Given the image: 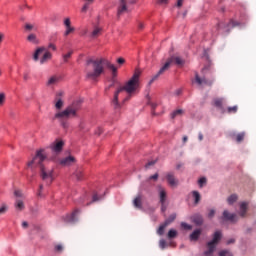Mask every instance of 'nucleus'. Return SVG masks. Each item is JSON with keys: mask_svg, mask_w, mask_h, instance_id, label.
Wrapping results in <instances>:
<instances>
[{"mask_svg": "<svg viewBox=\"0 0 256 256\" xmlns=\"http://www.w3.org/2000/svg\"><path fill=\"white\" fill-rule=\"evenodd\" d=\"M157 5H167L169 0H156Z\"/></svg>", "mask_w": 256, "mask_h": 256, "instance_id": "3c124183", "label": "nucleus"}, {"mask_svg": "<svg viewBox=\"0 0 256 256\" xmlns=\"http://www.w3.org/2000/svg\"><path fill=\"white\" fill-rule=\"evenodd\" d=\"M24 29H25V31L31 32V31L35 30V24L26 23L24 25Z\"/></svg>", "mask_w": 256, "mask_h": 256, "instance_id": "f704fd0d", "label": "nucleus"}, {"mask_svg": "<svg viewBox=\"0 0 256 256\" xmlns=\"http://www.w3.org/2000/svg\"><path fill=\"white\" fill-rule=\"evenodd\" d=\"M223 105H225V99L223 98L214 99V106H216L217 109L221 111V113H225V107Z\"/></svg>", "mask_w": 256, "mask_h": 256, "instance_id": "4468645a", "label": "nucleus"}, {"mask_svg": "<svg viewBox=\"0 0 256 256\" xmlns=\"http://www.w3.org/2000/svg\"><path fill=\"white\" fill-rule=\"evenodd\" d=\"M219 256H233V253L229 250H222L219 252Z\"/></svg>", "mask_w": 256, "mask_h": 256, "instance_id": "ea45409f", "label": "nucleus"}, {"mask_svg": "<svg viewBox=\"0 0 256 256\" xmlns=\"http://www.w3.org/2000/svg\"><path fill=\"white\" fill-rule=\"evenodd\" d=\"M160 205H161V212L165 213V211H167V205L165 204V202L160 203Z\"/></svg>", "mask_w": 256, "mask_h": 256, "instance_id": "6e6d98bb", "label": "nucleus"}, {"mask_svg": "<svg viewBox=\"0 0 256 256\" xmlns=\"http://www.w3.org/2000/svg\"><path fill=\"white\" fill-rule=\"evenodd\" d=\"M81 211L79 209L74 210V212L66 217V221L68 223H76L77 215H79Z\"/></svg>", "mask_w": 256, "mask_h": 256, "instance_id": "a211bd4d", "label": "nucleus"}, {"mask_svg": "<svg viewBox=\"0 0 256 256\" xmlns=\"http://www.w3.org/2000/svg\"><path fill=\"white\" fill-rule=\"evenodd\" d=\"M192 197L194 198L195 205H199V202L201 201V194L199 191H192Z\"/></svg>", "mask_w": 256, "mask_h": 256, "instance_id": "cd10ccee", "label": "nucleus"}, {"mask_svg": "<svg viewBox=\"0 0 256 256\" xmlns=\"http://www.w3.org/2000/svg\"><path fill=\"white\" fill-rule=\"evenodd\" d=\"M14 207L16 211H23L25 209V199L16 198Z\"/></svg>", "mask_w": 256, "mask_h": 256, "instance_id": "f3484780", "label": "nucleus"}, {"mask_svg": "<svg viewBox=\"0 0 256 256\" xmlns=\"http://www.w3.org/2000/svg\"><path fill=\"white\" fill-rule=\"evenodd\" d=\"M165 71H169V64H164L160 68L158 73L152 76V78L149 81V85H152V83H155V81H157V79H159V77H161V75H163V73H165Z\"/></svg>", "mask_w": 256, "mask_h": 256, "instance_id": "f8f14e48", "label": "nucleus"}, {"mask_svg": "<svg viewBox=\"0 0 256 256\" xmlns=\"http://www.w3.org/2000/svg\"><path fill=\"white\" fill-rule=\"evenodd\" d=\"M201 237V229H196L190 235V241H197Z\"/></svg>", "mask_w": 256, "mask_h": 256, "instance_id": "393cba45", "label": "nucleus"}, {"mask_svg": "<svg viewBox=\"0 0 256 256\" xmlns=\"http://www.w3.org/2000/svg\"><path fill=\"white\" fill-rule=\"evenodd\" d=\"M192 221L195 223V225H203V216L195 214L192 216Z\"/></svg>", "mask_w": 256, "mask_h": 256, "instance_id": "bb28decb", "label": "nucleus"}, {"mask_svg": "<svg viewBox=\"0 0 256 256\" xmlns=\"http://www.w3.org/2000/svg\"><path fill=\"white\" fill-rule=\"evenodd\" d=\"M248 203L247 202H242L240 204V212L239 215L240 217H245V215H247V207H248Z\"/></svg>", "mask_w": 256, "mask_h": 256, "instance_id": "4be33fe9", "label": "nucleus"}, {"mask_svg": "<svg viewBox=\"0 0 256 256\" xmlns=\"http://www.w3.org/2000/svg\"><path fill=\"white\" fill-rule=\"evenodd\" d=\"M27 41H29V43H33L34 45H39V39L34 33H31L27 36Z\"/></svg>", "mask_w": 256, "mask_h": 256, "instance_id": "5701e85b", "label": "nucleus"}, {"mask_svg": "<svg viewBox=\"0 0 256 256\" xmlns=\"http://www.w3.org/2000/svg\"><path fill=\"white\" fill-rule=\"evenodd\" d=\"M158 195L160 203H165V201H167V190H165V188H163L162 186L158 187Z\"/></svg>", "mask_w": 256, "mask_h": 256, "instance_id": "dca6fc26", "label": "nucleus"}, {"mask_svg": "<svg viewBox=\"0 0 256 256\" xmlns=\"http://www.w3.org/2000/svg\"><path fill=\"white\" fill-rule=\"evenodd\" d=\"M73 31H75V28H74V27L67 26L64 35L67 36V35H69L70 33H73Z\"/></svg>", "mask_w": 256, "mask_h": 256, "instance_id": "c03bdc74", "label": "nucleus"}, {"mask_svg": "<svg viewBox=\"0 0 256 256\" xmlns=\"http://www.w3.org/2000/svg\"><path fill=\"white\" fill-rule=\"evenodd\" d=\"M73 163H75V157L73 156H68L60 160V165H62V167H69V165H73Z\"/></svg>", "mask_w": 256, "mask_h": 256, "instance_id": "2eb2a0df", "label": "nucleus"}, {"mask_svg": "<svg viewBox=\"0 0 256 256\" xmlns=\"http://www.w3.org/2000/svg\"><path fill=\"white\" fill-rule=\"evenodd\" d=\"M183 1L185 0H177V7H183Z\"/></svg>", "mask_w": 256, "mask_h": 256, "instance_id": "e2e57ef3", "label": "nucleus"}, {"mask_svg": "<svg viewBox=\"0 0 256 256\" xmlns=\"http://www.w3.org/2000/svg\"><path fill=\"white\" fill-rule=\"evenodd\" d=\"M41 191H43V185H40L39 187L38 197H41Z\"/></svg>", "mask_w": 256, "mask_h": 256, "instance_id": "774afa93", "label": "nucleus"}, {"mask_svg": "<svg viewBox=\"0 0 256 256\" xmlns=\"http://www.w3.org/2000/svg\"><path fill=\"white\" fill-rule=\"evenodd\" d=\"M46 49L45 47H40L38 49H36V51L33 54V61H39V56L43 55V53H45Z\"/></svg>", "mask_w": 256, "mask_h": 256, "instance_id": "aec40b11", "label": "nucleus"}, {"mask_svg": "<svg viewBox=\"0 0 256 256\" xmlns=\"http://www.w3.org/2000/svg\"><path fill=\"white\" fill-rule=\"evenodd\" d=\"M181 227H182V229H185L186 231H191V229H193V226H191L185 222L181 223Z\"/></svg>", "mask_w": 256, "mask_h": 256, "instance_id": "a19ab883", "label": "nucleus"}, {"mask_svg": "<svg viewBox=\"0 0 256 256\" xmlns=\"http://www.w3.org/2000/svg\"><path fill=\"white\" fill-rule=\"evenodd\" d=\"M74 177H76L77 181H82V179H83V169L78 168L74 173Z\"/></svg>", "mask_w": 256, "mask_h": 256, "instance_id": "c85d7f7f", "label": "nucleus"}, {"mask_svg": "<svg viewBox=\"0 0 256 256\" xmlns=\"http://www.w3.org/2000/svg\"><path fill=\"white\" fill-rule=\"evenodd\" d=\"M133 205L136 209H142L143 208V203H142V198L141 195L137 196L134 201Z\"/></svg>", "mask_w": 256, "mask_h": 256, "instance_id": "b1692460", "label": "nucleus"}, {"mask_svg": "<svg viewBox=\"0 0 256 256\" xmlns=\"http://www.w3.org/2000/svg\"><path fill=\"white\" fill-rule=\"evenodd\" d=\"M105 67L112 70V81L115 82V77H117V67L103 58H90L86 61V77L92 80L101 77L105 72Z\"/></svg>", "mask_w": 256, "mask_h": 256, "instance_id": "f257e3e1", "label": "nucleus"}, {"mask_svg": "<svg viewBox=\"0 0 256 256\" xmlns=\"http://www.w3.org/2000/svg\"><path fill=\"white\" fill-rule=\"evenodd\" d=\"M228 25H231L232 27H237V25H239V23L235 22L234 20H230Z\"/></svg>", "mask_w": 256, "mask_h": 256, "instance_id": "bf43d9fd", "label": "nucleus"}, {"mask_svg": "<svg viewBox=\"0 0 256 256\" xmlns=\"http://www.w3.org/2000/svg\"><path fill=\"white\" fill-rule=\"evenodd\" d=\"M175 219H177V215L176 214H172L168 217V219L165 220V224L166 225H171V223H173V221H175Z\"/></svg>", "mask_w": 256, "mask_h": 256, "instance_id": "2f4dec72", "label": "nucleus"}, {"mask_svg": "<svg viewBox=\"0 0 256 256\" xmlns=\"http://www.w3.org/2000/svg\"><path fill=\"white\" fill-rule=\"evenodd\" d=\"M97 201H99V196H97V194H94L92 197V203H95Z\"/></svg>", "mask_w": 256, "mask_h": 256, "instance_id": "052dcab7", "label": "nucleus"}, {"mask_svg": "<svg viewBox=\"0 0 256 256\" xmlns=\"http://www.w3.org/2000/svg\"><path fill=\"white\" fill-rule=\"evenodd\" d=\"M64 25H65V27H71V19L66 18V19L64 20Z\"/></svg>", "mask_w": 256, "mask_h": 256, "instance_id": "864d4df0", "label": "nucleus"}, {"mask_svg": "<svg viewBox=\"0 0 256 256\" xmlns=\"http://www.w3.org/2000/svg\"><path fill=\"white\" fill-rule=\"evenodd\" d=\"M71 55H73V51L68 52L67 54L63 55V61L64 63H67V61H69V59H71Z\"/></svg>", "mask_w": 256, "mask_h": 256, "instance_id": "58836bf2", "label": "nucleus"}, {"mask_svg": "<svg viewBox=\"0 0 256 256\" xmlns=\"http://www.w3.org/2000/svg\"><path fill=\"white\" fill-rule=\"evenodd\" d=\"M157 179H159V174H158V173H156V174L150 176V177L148 178V181H151V180L157 181Z\"/></svg>", "mask_w": 256, "mask_h": 256, "instance_id": "8fccbe9b", "label": "nucleus"}, {"mask_svg": "<svg viewBox=\"0 0 256 256\" xmlns=\"http://www.w3.org/2000/svg\"><path fill=\"white\" fill-rule=\"evenodd\" d=\"M102 31H103V28H101V27L95 25V26H94V29H93V31H92V33H91L92 39H97V37H99V35H101V32H102Z\"/></svg>", "mask_w": 256, "mask_h": 256, "instance_id": "412c9836", "label": "nucleus"}, {"mask_svg": "<svg viewBox=\"0 0 256 256\" xmlns=\"http://www.w3.org/2000/svg\"><path fill=\"white\" fill-rule=\"evenodd\" d=\"M238 197L236 194H232L227 198V203L229 205H233V203H235L237 201Z\"/></svg>", "mask_w": 256, "mask_h": 256, "instance_id": "c756f323", "label": "nucleus"}, {"mask_svg": "<svg viewBox=\"0 0 256 256\" xmlns=\"http://www.w3.org/2000/svg\"><path fill=\"white\" fill-rule=\"evenodd\" d=\"M138 28H139L140 30L145 29V24H144L143 22H139Z\"/></svg>", "mask_w": 256, "mask_h": 256, "instance_id": "680f3d73", "label": "nucleus"}, {"mask_svg": "<svg viewBox=\"0 0 256 256\" xmlns=\"http://www.w3.org/2000/svg\"><path fill=\"white\" fill-rule=\"evenodd\" d=\"M64 145L65 142H63V140H56L50 145V149L53 151V153H61Z\"/></svg>", "mask_w": 256, "mask_h": 256, "instance_id": "9d476101", "label": "nucleus"}, {"mask_svg": "<svg viewBox=\"0 0 256 256\" xmlns=\"http://www.w3.org/2000/svg\"><path fill=\"white\" fill-rule=\"evenodd\" d=\"M89 9V3H85L84 6L82 7L81 11L82 13H87V10Z\"/></svg>", "mask_w": 256, "mask_h": 256, "instance_id": "603ef678", "label": "nucleus"}, {"mask_svg": "<svg viewBox=\"0 0 256 256\" xmlns=\"http://www.w3.org/2000/svg\"><path fill=\"white\" fill-rule=\"evenodd\" d=\"M173 63H175L176 65H178V67H183V65H185V60H183L181 57L179 56H172L170 57L165 65H168V69L171 67V65H173Z\"/></svg>", "mask_w": 256, "mask_h": 256, "instance_id": "1a4fd4ad", "label": "nucleus"}, {"mask_svg": "<svg viewBox=\"0 0 256 256\" xmlns=\"http://www.w3.org/2000/svg\"><path fill=\"white\" fill-rule=\"evenodd\" d=\"M166 179L171 187H175L177 185V179H175V175L173 173H168L166 175Z\"/></svg>", "mask_w": 256, "mask_h": 256, "instance_id": "6ab92c4d", "label": "nucleus"}, {"mask_svg": "<svg viewBox=\"0 0 256 256\" xmlns=\"http://www.w3.org/2000/svg\"><path fill=\"white\" fill-rule=\"evenodd\" d=\"M221 237H223L221 231H216L214 233L212 241L207 243L208 250L204 252L205 256L213 255V253L215 252V247L217 243H219Z\"/></svg>", "mask_w": 256, "mask_h": 256, "instance_id": "39448f33", "label": "nucleus"}, {"mask_svg": "<svg viewBox=\"0 0 256 256\" xmlns=\"http://www.w3.org/2000/svg\"><path fill=\"white\" fill-rule=\"evenodd\" d=\"M208 217L209 219H213V217H215V210L214 209H211L208 213Z\"/></svg>", "mask_w": 256, "mask_h": 256, "instance_id": "5fc2aeb1", "label": "nucleus"}, {"mask_svg": "<svg viewBox=\"0 0 256 256\" xmlns=\"http://www.w3.org/2000/svg\"><path fill=\"white\" fill-rule=\"evenodd\" d=\"M222 221H230V223H237L239 221V218L237 217V214L230 213L229 210H224L221 217Z\"/></svg>", "mask_w": 256, "mask_h": 256, "instance_id": "0eeeda50", "label": "nucleus"}, {"mask_svg": "<svg viewBox=\"0 0 256 256\" xmlns=\"http://www.w3.org/2000/svg\"><path fill=\"white\" fill-rule=\"evenodd\" d=\"M183 114V110L181 109H178L176 111H174L172 114H171V118L172 119H175V117L179 116V115H182Z\"/></svg>", "mask_w": 256, "mask_h": 256, "instance_id": "79ce46f5", "label": "nucleus"}, {"mask_svg": "<svg viewBox=\"0 0 256 256\" xmlns=\"http://www.w3.org/2000/svg\"><path fill=\"white\" fill-rule=\"evenodd\" d=\"M243 139H245V132H241V133L236 135L237 143H241V141H243Z\"/></svg>", "mask_w": 256, "mask_h": 256, "instance_id": "4c0bfd02", "label": "nucleus"}, {"mask_svg": "<svg viewBox=\"0 0 256 256\" xmlns=\"http://www.w3.org/2000/svg\"><path fill=\"white\" fill-rule=\"evenodd\" d=\"M117 63H119V65H123V63H125V60L123 58H118Z\"/></svg>", "mask_w": 256, "mask_h": 256, "instance_id": "69168bd1", "label": "nucleus"}, {"mask_svg": "<svg viewBox=\"0 0 256 256\" xmlns=\"http://www.w3.org/2000/svg\"><path fill=\"white\" fill-rule=\"evenodd\" d=\"M14 196L16 197V199H25V195L21 190H15Z\"/></svg>", "mask_w": 256, "mask_h": 256, "instance_id": "473e14b6", "label": "nucleus"}, {"mask_svg": "<svg viewBox=\"0 0 256 256\" xmlns=\"http://www.w3.org/2000/svg\"><path fill=\"white\" fill-rule=\"evenodd\" d=\"M7 211H9V206H7V204H2L0 206V216L5 215V213H7Z\"/></svg>", "mask_w": 256, "mask_h": 256, "instance_id": "72a5a7b5", "label": "nucleus"}, {"mask_svg": "<svg viewBox=\"0 0 256 256\" xmlns=\"http://www.w3.org/2000/svg\"><path fill=\"white\" fill-rule=\"evenodd\" d=\"M51 57H52L51 52L45 51L42 58L40 59V65H44V63H47V61H49Z\"/></svg>", "mask_w": 256, "mask_h": 256, "instance_id": "a878e982", "label": "nucleus"}, {"mask_svg": "<svg viewBox=\"0 0 256 256\" xmlns=\"http://www.w3.org/2000/svg\"><path fill=\"white\" fill-rule=\"evenodd\" d=\"M159 247H160V249H165V247H167V242L165 240L161 239L159 241Z\"/></svg>", "mask_w": 256, "mask_h": 256, "instance_id": "49530a36", "label": "nucleus"}, {"mask_svg": "<svg viewBox=\"0 0 256 256\" xmlns=\"http://www.w3.org/2000/svg\"><path fill=\"white\" fill-rule=\"evenodd\" d=\"M55 251L57 253H63V245L61 244H57L55 247H54Z\"/></svg>", "mask_w": 256, "mask_h": 256, "instance_id": "a18cd8bd", "label": "nucleus"}, {"mask_svg": "<svg viewBox=\"0 0 256 256\" xmlns=\"http://www.w3.org/2000/svg\"><path fill=\"white\" fill-rule=\"evenodd\" d=\"M49 49H52V51H57V47L54 46V44H49Z\"/></svg>", "mask_w": 256, "mask_h": 256, "instance_id": "0e129e2a", "label": "nucleus"}, {"mask_svg": "<svg viewBox=\"0 0 256 256\" xmlns=\"http://www.w3.org/2000/svg\"><path fill=\"white\" fill-rule=\"evenodd\" d=\"M5 104V93H0V107Z\"/></svg>", "mask_w": 256, "mask_h": 256, "instance_id": "de8ad7c7", "label": "nucleus"}, {"mask_svg": "<svg viewBox=\"0 0 256 256\" xmlns=\"http://www.w3.org/2000/svg\"><path fill=\"white\" fill-rule=\"evenodd\" d=\"M81 110V101L76 100L69 105L65 110L60 111L54 115V119H58L59 123L64 129L69 127V119L77 117V112Z\"/></svg>", "mask_w": 256, "mask_h": 256, "instance_id": "7ed1b4c3", "label": "nucleus"}, {"mask_svg": "<svg viewBox=\"0 0 256 256\" xmlns=\"http://www.w3.org/2000/svg\"><path fill=\"white\" fill-rule=\"evenodd\" d=\"M175 237H177V231L174 229L169 230L168 239H175Z\"/></svg>", "mask_w": 256, "mask_h": 256, "instance_id": "e433bc0d", "label": "nucleus"}, {"mask_svg": "<svg viewBox=\"0 0 256 256\" xmlns=\"http://www.w3.org/2000/svg\"><path fill=\"white\" fill-rule=\"evenodd\" d=\"M195 82L199 86L208 85L209 87H211V85H213V80H207V78H201L199 76V73H197V72L195 73Z\"/></svg>", "mask_w": 256, "mask_h": 256, "instance_id": "ddd939ff", "label": "nucleus"}, {"mask_svg": "<svg viewBox=\"0 0 256 256\" xmlns=\"http://www.w3.org/2000/svg\"><path fill=\"white\" fill-rule=\"evenodd\" d=\"M125 13H129V8L127 7V0H120L117 9V18L120 19L122 15H125Z\"/></svg>", "mask_w": 256, "mask_h": 256, "instance_id": "6e6552de", "label": "nucleus"}, {"mask_svg": "<svg viewBox=\"0 0 256 256\" xmlns=\"http://www.w3.org/2000/svg\"><path fill=\"white\" fill-rule=\"evenodd\" d=\"M238 107L237 106H232V107H228L227 108V113H237V111H238Z\"/></svg>", "mask_w": 256, "mask_h": 256, "instance_id": "37998d69", "label": "nucleus"}, {"mask_svg": "<svg viewBox=\"0 0 256 256\" xmlns=\"http://www.w3.org/2000/svg\"><path fill=\"white\" fill-rule=\"evenodd\" d=\"M149 105H150L151 108H152V113L155 115V108L157 107V104H156V103H153V102H150Z\"/></svg>", "mask_w": 256, "mask_h": 256, "instance_id": "4d7b16f0", "label": "nucleus"}, {"mask_svg": "<svg viewBox=\"0 0 256 256\" xmlns=\"http://www.w3.org/2000/svg\"><path fill=\"white\" fill-rule=\"evenodd\" d=\"M139 77H141V70L136 69L130 80H128L125 85L120 86L114 93L112 107L115 111H119V109H121V103L119 102V95H121V93L125 91L128 94V96L123 99V103H127V101L131 99V95L139 89Z\"/></svg>", "mask_w": 256, "mask_h": 256, "instance_id": "f03ea898", "label": "nucleus"}, {"mask_svg": "<svg viewBox=\"0 0 256 256\" xmlns=\"http://www.w3.org/2000/svg\"><path fill=\"white\" fill-rule=\"evenodd\" d=\"M151 165H155V161L148 162V163L146 164V167H147V168H148V167H151Z\"/></svg>", "mask_w": 256, "mask_h": 256, "instance_id": "338daca9", "label": "nucleus"}, {"mask_svg": "<svg viewBox=\"0 0 256 256\" xmlns=\"http://www.w3.org/2000/svg\"><path fill=\"white\" fill-rule=\"evenodd\" d=\"M169 227L165 222L161 224L157 230L158 235H163L165 233V228Z\"/></svg>", "mask_w": 256, "mask_h": 256, "instance_id": "7c9ffc66", "label": "nucleus"}, {"mask_svg": "<svg viewBox=\"0 0 256 256\" xmlns=\"http://www.w3.org/2000/svg\"><path fill=\"white\" fill-rule=\"evenodd\" d=\"M205 183H207V178H200L198 180V185H200V187H203V185H205Z\"/></svg>", "mask_w": 256, "mask_h": 256, "instance_id": "09e8293b", "label": "nucleus"}, {"mask_svg": "<svg viewBox=\"0 0 256 256\" xmlns=\"http://www.w3.org/2000/svg\"><path fill=\"white\" fill-rule=\"evenodd\" d=\"M40 177L42 181H47L48 185H51L53 183V168L41 166Z\"/></svg>", "mask_w": 256, "mask_h": 256, "instance_id": "423d86ee", "label": "nucleus"}, {"mask_svg": "<svg viewBox=\"0 0 256 256\" xmlns=\"http://www.w3.org/2000/svg\"><path fill=\"white\" fill-rule=\"evenodd\" d=\"M59 81V78L57 76H52L49 78L47 85H55Z\"/></svg>", "mask_w": 256, "mask_h": 256, "instance_id": "c9c22d12", "label": "nucleus"}, {"mask_svg": "<svg viewBox=\"0 0 256 256\" xmlns=\"http://www.w3.org/2000/svg\"><path fill=\"white\" fill-rule=\"evenodd\" d=\"M62 97H63V92H58L54 99V106H55V109H57L58 111L63 109V105H65V102L63 101Z\"/></svg>", "mask_w": 256, "mask_h": 256, "instance_id": "9b49d317", "label": "nucleus"}, {"mask_svg": "<svg viewBox=\"0 0 256 256\" xmlns=\"http://www.w3.org/2000/svg\"><path fill=\"white\" fill-rule=\"evenodd\" d=\"M46 159L47 156L45 155V150L40 149L36 152V155L32 160L28 162V167H30V169H37V167H39V169H41V167H45V165H43V161Z\"/></svg>", "mask_w": 256, "mask_h": 256, "instance_id": "20e7f679", "label": "nucleus"}, {"mask_svg": "<svg viewBox=\"0 0 256 256\" xmlns=\"http://www.w3.org/2000/svg\"><path fill=\"white\" fill-rule=\"evenodd\" d=\"M101 133H103V128L98 127L95 131V135H101Z\"/></svg>", "mask_w": 256, "mask_h": 256, "instance_id": "13d9d810", "label": "nucleus"}]
</instances>
